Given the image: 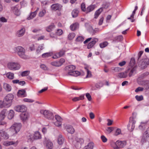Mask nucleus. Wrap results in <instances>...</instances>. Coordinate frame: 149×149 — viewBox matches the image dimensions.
Wrapping results in <instances>:
<instances>
[{
  "mask_svg": "<svg viewBox=\"0 0 149 149\" xmlns=\"http://www.w3.org/2000/svg\"><path fill=\"white\" fill-rule=\"evenodd\" d=\"M139 61V65L143 69L145 68L149 64V59L145 56Z\"/></svg>",
  "mask_w": 149,
  "mask_h": 149,
  "instance_id": "20e7f679",
  "label": "nucleus"
},
{
  "mask_svg": "<svg viewBox=\"0 0 149 149\" xmlns=\"http://www.w3.org/2000/svg\"><path fill=\"white\" fill-rule=\"evenodd\" d=\"M52 55V53H46L43 54L42 55V56L43 58H46L51 56Z\"/></svg>",
  "mask_w": 149,
  "mask_h": 149,
  "instance_id": "37998d69",
  "label": "nucleus"
},
{
  "mask_svg": "<svg viewBox=\"0 0 149 149\" xmlns=\"http://www.w3.org/2000/svg\"><path fill=\"white\" fill-rule=\"evenodd\" d=\"M136 99L138 101H140L143 100V97L142 95L138 96L136 95L135 96Z\"/></svg>",
  "mask_w": 149,
  "mask_h": 149,
  "instance_id": "6e6d98bb",
  "label": "nucleus"
},
{
  "mask_svg": "<svg viewBox=\"0 0 149 149\" xmlns=\"http://www.w3.org/2000/svg\"><path fill=\"white\" fill-rule=\"evenodd\" d=\"M3 88L7 91H10L11 90V87L8 84L4 83L3 84Z\"/></svg>",
  "mask_w": 149,
  "mask_h": 149,
  "instance_id": "a878e982",
  "label": "nucleus"
},
{
  "mask_svg": "<svg viewBox=\"0 0 149 149\" xmlns=\"http://www.w3.org/2000/svg\"><path fill=\"white\" fill-rule=\"evenodd\" d=\"M65 59L63 58H61L59 61H58L60 66H61L63 63L65 62Z\"/></svg>",
  "mask_w": 149,
  "mask_h": 149,
  "instance_id": "e2e57ef3",
  "label": "nucleus"
},
{
  "mask_svg": "<svg viewBox=\"0 0 149 149\" xmlns=\"http://www.w3.org/2000/svg\"><path fill=\"white\" fill-rule=\"evenodd\" d=\"M143 85L146 89H149V81L146 80L142 81Z\"/></svg>",
  "mask_w": 149,
  "mask_h": 149,
  "instance_id": "7c9ffc66",
  "label": "nucleus"
},
{
  "mask_svg": "<svg viewBox=\"0 0 149 149\" xmlns=\"http://www.w3.org/2000/svg\"><path fill=\"white\" fill-rule=\"evenodd\" d=\"M55 26L54 23H52L50 25L46 28V31L48 32H50L52 30V29L54 28Z\"/></svg>",
  "mask_w": 149,
  "mask_h": 149,
  "instance_id": "58836bf2",
  "label": "nucleus"
},
{
  "mask_svg": "<svg viewBox=\"0 0 149 149\" xmlns=\"http://www.w3.org/2000/svg\"><path fill=\"white\" fill-rule=\"evenodd\" d=\"M20 116L22 121L24 123L28 120L29 117V115L27 112H23L20 114Z\"/></svg>",
  "mask_w": 149,
  "mask_h": 149,
  "instance_id": "6e6552de",
  "label": "nucleus"
},
{
  "mask_svg": "<svg viewBox=\"0 0 149 149\" xmlns=\"http://www.w3.org/2000/svg\"><path fill=\"white\" fill-rule=\"evenodd\" d=\"M13 98V95L11 94H9L6 96L3 100L5 107L8 108L11 105Z\"/></svg>",
  "mask_w": 149,
  "mask_h": 149,
  "instance_id": "7ed1b4c3",
  "label": "nucleus"
},
{
  "mask_svg": "<svg viewBox=\"0 0 149 149\" xmlns=\"http://www.w3.org/2000/svg\"><path fill=\"white\" fill-rule=\"evenodd\" d=\"M51 64L53 66L56 67L60 66L58 61L52 62L51 63Z\"/></svg>",
  "mask_w": 149,
  "mask_h": 149,
  "instance_id": "603ef678",
  "label": "nucleus"
},
{
  "mask_svg": "<svg viewBox=\"0 0 149 149\" xmlns=\"http://www.w3.org/2000/svg\"><path fill=\"white\" fill-rule=\"evenodd\" d=\"M21 126L20 123H15L10 128L9 131L12 132L13 135L16 134L20 131Z\"/></svg>",
  "mask_w": 149,
  "mask_h": 149,
  "instance_id": "39448f33",
  "label": "nucleus"
},
{
  "mask_svg": "<svg viewBox=\"0 0 149 149\" xmlns=\"http://www.w3.org/2000/svg\"><path fill=\"white\" fill-rule=\"evenodd\" d=\"M56 34L58 35H61L63 33L62 30L61 29H58L57 30Z\"/></svg>",
  "mask_w": 149,
  "mask_h": 149,
  "instance_id": "69168bd1",
  "label": "nucleus"
},
{
  "mask_svg": "<svg viewBox=\"0 0 149 149\" xmlns=\"http://www.w3.org/2000/svg\"><path fill=\"white\" fill-rule=\"evenodd\" d=\"M135 123V121L134 120H132L131 121H130L129 123L127 125V128L130 131L132 132L134 129Z\"/></svg>",
  "mask_w": 149,
  "mask_h": 149,
  "instance_id": "9b49d317",
  "label": "nucleus"
},
{
  "mask_svg": "<svg viewBox=\"0 0 149 149\" xmlns=\"http://www.w3.org/2000/svg\"><path fill=\"white\" fill-rule=\"evenodd\" d=\"M136 67L128 69L126 70L127 74H128V76L130 77L132 76L133 74L136 73Z\"/></svg>",
  "mask_w": 149,
  "mask_h": 149,
  "instance_id": "9d476101",
  "label": "nucleus"
},
{
  "mask_svg": "<svg viewBox=\"0 0 149 149\" xmlns=\"http://www.w3.org/2000/svg\"><path fill=\"white\" fill-rule=\"evenodd\" d=\"M75 67L74 65H69L65 67V70L66 72L65 74L66 76H73L77 77L79 75L80 72L77 71H74L75 69Z\"/></svg>",
  "mask_w": 149,
  "mask_h": 149,
  "instance_id": "f257e3e1",
  "label": "nucleus"
},
{
  "mask_svg": "<svg viewBox=\"0 0 149 149\" xmlns=\"http://www.w3.org/2000/svg\"><path fill=\"white\" fill-rule=\"evenodd\" d=\"M17 95L18 96L21 97H24L26 96V91L24 89L19 90Z\"/></svg>",
  "mask_w": 149,
  "mask_h": 149,
  "instance_id": "aec40b11",
  "label": "nucleus"
},
{
  "mask_svg": "<svg viewBox=\"0 0 149 149\" xmlns=\"http://www.w3.org/2000/svg\"><path fill=\"white\" fill-rule=\"evenodd\" d=\"M112 69L115 72H120L123 70V69L118 67H112Z\"/></svg>",
  "mask_w": 149,
  "mask_h": 149,
  "instance_id": "c03bdc74",
  "label": "nucleus"
},
{
  "mask_svg": "<svg viewBox=\"0 0 149 149\" xmlns=\"http://www.w3.org/2000/svg\"><path fill=\"white\" fill-rule=\"evenodd\" d=\"M86 96L89 101H91L92 98L91 96L90 95L89 93H86Z\"/></svg>",
  "mask_w": 149,
  "mask_h": 149,
  "instance_id": "338daca9",
  "label": "nucleus"
},
{
  "mask_svg": "<svg viewBox=\"0 0 149 149\" xmlns=\"http://www.w3.org/2000/svg\"><path fill=\"white\" fill-rule=\"evenodd\" d=\"M7 67L10 70H16L20 68V65L17 63L9 62L7 65Z\"/></svg>",
  "mask_w": 149,
  "mask_h": 149,
  "instance_id": "0eeeda50",
  "label": "nucleus"
},
{
  "mask_svg": "<svg viewBox=\"0 0 149 149\" xmlns=\"http://www.w3.org/2000/svg\"><path fill=\"white\" fill-rule=\"evenodd\" d=\"M113 128L112 127H108L106 130L107 133V134H110L112 131H113Z\"/></svg>",
  "mask_w": 149,
  "mask_h": 149,
  "instance_id": "864d4df0",
  "label": "nucleus"
},
{
  "mask_svg": "<svg viewBox=\"0 0 149 149\" xmlns=\"http://www.w3.org/2000/svg\"><path fill=\"white\" fill-rule=\"evenodd\" d=\"M85 68L86 70V71L87 73V75L86 76V78H89L91 77L92 74L91 71L89 70L86 67H85Z\"/></svg>",
  "mask_w": 149,
  "mask_h": 149,
  "instance_id": "a19ab883",
  "label": "nucleus"
},
{
  "mask_svg": "<svg viewBox=\"0 0 149 149\" xmlns=\"http://www.w3.org/2000/svg\"><path fill=\"white\" fill-rule=\"evenodd\" d=\"M13 11L14 14L17 16H18L20 14V11L17 7H14Z\"/></svg>",
  "mask_w": 149,
  "mask_h": 149,
  "instance_id": "c9c22d12",
  "label": "nucleus"
},
{
  "mask_svg": "<svg viewBox=\"0 0 149 149\" xmlns=\"http://www.w3.org/2000/svg\"><path fill=\"white\" fill-rule=\"evenodd\" d=\"M147 122H141V125L139 126V128L141 129H144L146 127V125L147 124Z\"/></svg>",
  "mask_w": 149,
  "mask_h": 149,
  "instance_id": "ea45409f",
  "label": "nucleus"
},
{
  "mask_svg": "<svg viewBox=\"0 0 149 149\" xmlns=\"http://www.w3.org/2000/svg\"><path fill=\"white\" fill-rule=\"evenodd\" d=\"M15 51L17 53L18 56L21 58L27 59L29 58L28 56L25 54V50L22 47L19 46L15 47L14 49Z\"/></svg>",
  "mask_w": 149,
  "mask_h": 149,
  "instance_id": "f03ea898",
  "label": "nucleus"
},
{
  "mask_svg": "<svg viewBox=\"0 0 149 149\" xmlns=\"http://www.w3.org/2000/svg\"><path fill=\"white\" fill-rule=\"evenodd\" d=\"M15 110L18 112H24L26 110V107L24 105H19L15 107Z\"/></svg>",
  "mask_w": 149,
  "mask_h": 149,
  "instance_id": "f8f14e48",
  "label": "nucleus"
},
{
  "mask_svg": "<svg viewBox=\"0 0 149 149\" xmlns=\"http://www.w3.org/2000/svg\"><path fill=\"white\" fill-rule=\"evenodd\" d=\"M43 44H42L38 47V49L36 50V52L38 53H40V51L43 49Z\"/></svg>",
  "mask_w": 149,
  "mask_h": 149,
  "instance_id": "8fccbe9b",
  "label": "nucleus"
},
{
  "mask_svg": "<svg viewBox=\"0 0 149 149\" xmlns=\"http://www.w3.org/2000/svg\"><path fill=\"white\" fill-rule=\"evenodd\" d=\"M95 8L94 5H91L88 6L86 8L85 13H87L93 10Z\"/></svg>",
  "mask_w": 149,
  "mask_h": 149,
  "instance_id": "4be33fe9",
  "label": "nucleus"
},
{
  "mask_svg": "<svg viewBox=\"0 0 149 149\" xmlns=\"http://www.w3.org/2000/svg\"><path fill=\"white\" fill-rule=\"evenodd\" d=\"M108 44L107 42L105 41L100 43V46L101 48H103L107 46Z\"/></svg>",
  "mask_w": 149,
  "mask_h": 149,
  "instance_id": "de8ad7c7",
  "label": "nucleus"
},
{
  "mask_svg": "<svg viewBox=\"0 0 149 149\" xmlns=\"http://www.w3.org/2000/svg\"><path fill=\"white\" fill-rule=\"evenodd\" d=\"M103 11V9H102V8H100L96 11L95 13L94 18L96 19L97 18Z\"/></svg>",
  "mask_w": 149,
  "mask_h": 149,
  "instance_id": "c85d7f7f",
  "label": "nucleus"
},
{
  "mask_svg": "<svg viewBox=\"0 0 149 149\" xmlns=\"http://www.w3.org/2000/svg\"><path fill=\"white\" fill-rule=\"evenodd\" d=\"M81 8L82 10L85 13L86 10V8L85 5L84 3H82L81 4Z\"/></svg>",
  "mask_w": 149,
  "mask_h": 149,
  "instance_id": "680f3d73",
  "label": "nucleus"
},
{
  "mask_svg": "<svg viewBox=\"0 0 149 149\" xmlns=\"http://www.w3.org/2000/svg\"><path fill=\"white\" fill-rule=\"evenodd\" d=\"M46 147L47 149H52L53 147V145L52 143L49 140L46 141Z\"/></svg>",
  "mask_w": 149,
  "mask_h": 149,
  "instance_id": "5701e85b",
  "label": "nucleus"
},
{
  "mask_svg": "<svg viewBox=\"0 0 149 149\" xmlns=\"http://www.w3.org/2000/svg\"><path fill=\"white\" fill-rule=\"evenodd\" d=\"M130 63L131 66L133 65L135 63V60L134 58H132L130 61Z\"/></svg>",
  "mask_w": 149,
  "mask_h": 149,
  "instance_id": "774afa93",
  "label": "nucleus"
},
{
  "mask_svg": "<svg viewBox=\"0 0 149 149\" xmlns=\"http://www.w3.org/2000/svg\"><path fill=\"white\" fill-rule=\"evenodd\" d=\"M25 32V29L24 28H22L17 31L16 35L18 37H22L24 35Z\"/></svg>",
  "mask_w": 149,
  "mask_h": 149,
  "instance_id": "f3484780",
  "label": "nucleus"
},
{
  "mask_svg": "<svg viewBox=\"0 0 149 149\" xmlns=\"http://www.w3.org/2000/svg\"><path fill=\"white\" fill-rule=\"evenodd\" d=\"M84 40V38L82 36H79L76 39V41L78 42H82Z\"/></svg>",
  "mask_w": 149,
  "mask_h": 149,
  "instance_id": "bf43d9fd",
  "label": "nucleus"
},
{
  "mask_svg": "<svg viewBox=\"0 0 149 149\" xmlns=\"http://www.w3.org/2000/svg\"><path fill=\"white\" fill-rule=\"evenodd\" d=\"M55 118L56 120L57 121L59 122V123H62V119L60 116L58 115H56L55 116Z\"/></svg>",
  "mask_w": 149,
  "mask_h": 149,
  "instance_id": "a18cd8bd",
  "label": "nucleus"
},
{
  "mask_svg": "<svg viewBox=\"0 0 149 149\" xmlns=\"http://www.w3.org/2000/svg\"><path fill=\"white\" fill-rule=\"evenodd\" d=\"M7 111L6 109L3 110L0 113V120H3L5 117V114Z\"/></svg>",
  "mask_w": 149,
  "mask_h": 149,
  "instance_id": "cd10ccee",
  "label": "nucleus"
},
{
  "mask_svg": "<svg viewBox=\"0 0 149 149\" xmlns=\"http://www.w3.org/2000/svg\"><path fill=\"white\" fill-rule=\"evenodd\" d=\"M136 10H134L132 14L131 15V16L130 17L128 18V19H130L131 20V21L132 22H133L134 21V15L135 13Z\"/></svg>",
  "mask_w": 149,
  "mask_h": 149,
  "instance_id": "49530a36",
  "label": "nucleus"
},
{
  "mask_svg": "<svg viewBox=\"0 0 149 149\" xmlns=\"http://www.w3.org/2000/svg\"><path fill=\"white\" fill-rule=\"evenodd\" d=\"M149 140V134L145 132L143 134L142 137L141 142L143 144L145 143L147 141Z\"/></svg>",
  "mask_w": 149,
  "mask_h": 149,
  "instance_id": "ddd939ff",
  "label": "nucleus"
},
{
  "mask_svg": "<svg viewBox=\"0 0 149 149\" xmlns=\"http://www.w3.org/2000/svg\"><path fill=\"white\" fill-rule=\"evenodd\" d=\"M33 137L34 139H41V136L40 133L39 132L36 131L34 132Z\"/></svg>",
  "mask_w": 149,
  "mask_h": 149,
  "instance_id": "bb28decb",
  "label": "nucleus"
},
{
  "mask_svg": "<svg viewBox=\"0 0 149 149\" xmlns=\"http://www.w3.org/2000/svg\"><path fill=\"white\" fill-rule=\"evenodd\" d=\"M84 98V95H82L79 97H74L72 99V100L73 101L76 102L80 100H83Z\"/></svg>",
  "mask_w": 149,
  "mask_h": 149,
  "instance_id": "e433bc0d",
  "label": "nucleus"
},
{
  "mask_svg": "<svg viewBox=\"0 0 149 149\" xmlns=\"http://www.w3.org/2000/svg\"><path fill=\"white\" fill-rule=\"evenodd\" d=\"M97 41L98 40L97 39L95 38L93 39L92 41L88 44L87 46V48L90 49L92 47Z\"/></svg>",
  "mask_w": 149,
  "mask_h": 149,
  "instance_id": "393cba45",
  "label": "nucleus"
},
{
  "mask_svg": "<svg viewBox=\"0 0 149 149\" xmlns=\"http://www.w3.org/2000/svg\"><path fill=\"white\" fill-rule=\"evenodd\" d=\"M62 7V6L58 3L53 4L51 6L52 9L54 11L61 10Z\"/></svg>",
  "mask_w": 149,
  "mask_h": 149,
  "instance_id": "6ab92c4d",
  "label": "nucleus"
},
{
  "mask_svg": "<svg viewBox=\"0 0 149 149\" xmlns=\"http://www.w3.org/2000/svg\"><path fill=\"white\" fill-rule=\"evenodd\" d=\"M110 5V3H109L106 2L104 3L102 5V7L101 8H102V9L103 10V8H104L105 9L107 8Z\"/></svg>",
  "mask_w": 149,
  "mask_h": 149,
  "instance_id": "09e8293b",
  "label": "nucleus"
},
{
  "mask_svg": "<svg viewBox=\"0 0 149 149\" xmlns=\"http://www.w3.org/2000/svg\"><path fill=\"white\" fill-rule=\"evenodd\" d=\"M36 11L31 13L29 16L27 18V19L28 20H30L33 19L36 16Z\"/></svg>",
  "mask_w": 149,
  "mask_h": 149,
  "instance_id": "2f4dec72",
  "label": "nucleus"
},
{
  "mask_svg": "<svg viewBox=\"0 0 149 149\" xmlns=\"http://www.w3.org/2000/svg\"><path fill=\"white\" fill-rule=\"evenodd\" d=\"M23 100L24 102H34V101L32 99H29L28 98H24V99Z\"/></svg>",
  "mask_w": 149,
  "mask_h": 149,
  "instance_id": "0e129e2a",
  "label": "nucleus"
},
{
  "mask_svg": "<svg viewBox=\"0 0 149 149\" xmlns=\"http://www.w3.org/2000/svg\"><path fill=\"white\" fill-rule=\"evenodd\" d=\"M78 25V24L76 23L72 24L70 26V29L72 31H74L77 28Z\"/></svg>",
  "mask_w": 149,
  "mask_h": 149,
  "instance_id": "72a5a7b5",
  "label": "nucleus"
},
{
  "mask_svg": "<svg viewBox=\"0 0 149 149\" xmlns=\"http://www.w3.org/2000/svg\"><path fill=\"white\" fill-rule=\"evenodd\" d=\"M75 36V34L73 33H70L68 36V38L70 40H71L74 38Z\"/></svg>",
  "mask_w": 149,
  "mask_h": 149,
  "instance_id": "79ce46f5",
  "label": "nucleus"
},
{
  "mask_svg": "<svg viewBox=\"0 0 149 149\" xmlns=\"http://www.w3.org/2000/svg\"><path fill=\"white\" fill-rule=\"evenodd\" d=\"M7 77L10 79H12L14 78V74L11 72H9L6 74Z\"/></svg>",
  "mask_w": 149,
  "mask_h": 149,
  "instance_id": "f704fd0d",
  "label": "nucleus"
},
{
  "mask_svg": "<svg viewBox=\"0 0 149 149\" xmlns=\"http://www.w3.org/2000/svg\"><path fill=\"white\" fill-rule=\"evenodd\" d=\"M121 134V131L120 129L117 128L116 130L115 133L114 134L115 136H118Z\"/></svg>",
  "mask_w": 149,
  "mask_h": 149,
  "instance_id": "13d9d810",
  "label": "nucleus"
},
{
  "mask_svg": "<svg viewBox=\"0 0 149 149\" xmlns=\"http://www.w3.org/2000/svg\"><path fill=\"white\" fill-rule=\"evenodd\" d=\"M65 51L63 49L61 50L58 52L56 53L52 57L54 59H57L63 56L64 54Z\"/></svg>",
  "mask_w": 149,
  "mask_h": 149,
  "instance_id": "4468645a",
  "label": "nucleus"
},
{
  "mask_svg": "<svg viewBox=\"0 0 149 149\" xmlns=\"http://www.w3.org/2000/svg\"><path fill=\"white\" fill-rule=\"evenodd\" d=\"M94 146V143L93 142H90L87 145L85 146L84 147V149H93Z\"/></svg>",
  "mask_w": 149,
  "mask_h": 149,
  "instance_id": "c756f323",
  "label": "nucleus"
},
{
  "mask_svg": "<svg viewBox=\"0 0 149 149\" xmlns=\"http://www.w3.org/2000/svg\"><path fill=\"white\" fill-rule=\"evenodd\" d=\"M0 136L5 139H8L9 137V135L3 130H0Z\"/></svg>",
  "mask_w": 149,
  "mask_h": 149,
  "instance_id": "a211bd4d",
  "label": "nucleus"
},
{
  "mask_svg": "<svg viewBox=\"0 0 149 149\" xmlns=\"http://www.w3.org/2000/svg\"><path fill=\"white\" fill-rule=\"evenodd\" d=\"M40 113L44 116L49 120L54 119V116L52 113L47 110H42L40 111Z\"/></svg>",
  "mask_w": 149,
  "mask_h": 149,
  "instance_id": "423d86ee",
  "label": "nucleus"
},
{
  "mask_svg": "<svg viewBox=\"0 0 149 149\" xmlns=\"http://www.w3.org/2000/svg\"><path fill=\"white\" fill-rule=\"evenodd\" d=\"M103 86V83L101 82H99L95 85V87L98 88H100Z\"/></svg>",
  "mask_w": 149,
  "mask_h": 149,
  "instance_id": "4d7b16f0",
  "label": "nucleus"
},
{
  "mask_svg": "<svg viewBox=\"0 0 149 149\" xmlns=\"http://www.w3.org/2000/svg\"><path fill=\"white\" fill-rule=\"evenodd\" d=\"M30 73V72L29 71H23L22 72L21 76L22 77L28 75Z\"/></svg>",
  "mask_w": 149,
  "mask_h": 149,
  "instance_id": "3c124183",
  "label": "nucleus"
},
{
  "mask_svg": "<svg viewBox=\"0 0 149 149\" xmlns=\"http://www.w3.org/2000/svg\"><path fill=\"white\" fill-rule=\"evenodd\" d=\"M64 141V139L63 137L61 135H60L58 136L57 142L60 145H61L63 144Z\"/></svg>",
  "mask_w": 149,
  "mask_h": 149,
  "instance_id": "b1692460",
  "label": "nucleus"
},
{
  "mask_svg": "<svg viewBox=\"0 0 149 149\" xmlns=\"http://www.w3.org/2000/svg\"><path fill=\"white\" fill-rule=\"evenodd\" d=\"M46 13V10H43L40 12L39 13V16L40 17H43Z\"/></svg>",
  "mask_w": 149,
  "mask_h": 149,
  "instance_id": "052dcab7",
  "label": "nucleus"
},
{
  "mask_svg": "<svg viewBox=\"0 0 149 149\" xmlns=\"http://www.w3.org/2000/svg\"><path fill=\"white\" fill-rule=\"evenodd\" d=\"M18 141H6L3 142V144L4 145L8 146L10 145H13L15 146H16L17 145L18 143Z\"/></svg>",
  "mask_w": 149,
  "mask_h": 149,
  "instance_id": "dca6fc26",
  "label": "nucleus"
},
{
  "mask_svg": "<svg viewBox=\"0 0 149 149\" xmlns=\"http://www.w3.org/2000/svg\"><path fill=\"white\" fill-rule=\"evenodd\" d=\"M79 11L76 9H74L72 12V15L74 18L78 16Z\"/></svg>",
  "mask_w": 149,
  "mask_h": 149,
  "instance_id": "473e14b6",
  "label": "nucleus"
},
{
  "mask_svg": "<svg viewBox=\"0 0 149 149\" xmlns=\"http://www.w3.org/2000/svg\"><path fill=\"white\" fill-rule=\"evenodd\" d=\"M127 76L126 71L124 72H120L118 73L117 77L119 78H124L127 77Z\"/></svg>",
  "mask_w": 149,
  "mask_h": 149,
  "instance_id": "412c9836",
  "label": "nucleus"
},
{
  "mask_svg": "<svg viewBox=\"0 0 149 149\" xmlns=\"http://www.w3.org/2000/svg\"><path fill=\"white\" fill-rule=\"evenodd\" d=\"M65 128L68 133L73 134L75 132V130L73 126L70 125H67L65 126Z\"/></svg>",
  "mask_w": 149,
  "mask_h": 149,
  "instance_id": "2eb2a0df",
  "label": "nucleus"
},
{
  "mask_svg": "<svg viewBox=\"0 0 149 149\" xmlns=\"http://www.w3.org/2000/svg\"><path fill=\"white\" fill-rule=\"evenodd\" d=\"M113 143L115 146L113 147L115 149H119L120 148H123L125 145H124V142L123 141H117Z\"/></svg>",
  "mask_w": 149,
  "mask_h": 149,
  "instance_id": "1a4fd4ad",
  "label": "nucleus"
},
{
  "mask_svg": "<svg viewBox=\"0 0 149 149\" xmlns=\"http://www.w3.org/2000/svg\"><path fill=\"white\" fill-rule=\"evenodd\" d=\"M76 140L77 142L79 143L81 145L83 143H84V140L82 138H78Z\"/></svg>",
  "mask_w": 149,
  "mask_h": 149,
  "instance_id": "5fc2aeb1",
  "label": "nucleus"
},
{
  "mask_svg": "<svg viewBox=\"0 0 149 149\" xmlns=\"http://www.w3.org/2000/svg\"><path fill=\"white\" fill-rule=\"evenodd\" d=\"M14 112L13 110H10L8 115V118L9 119H12L14 117Z\"/></svg>",
  "mask_w": 149,
  "mask_h": 149,
  "instance_id": "4c0bfd02",
  "label": "nucleus"
}]
</instances>
